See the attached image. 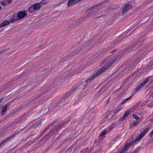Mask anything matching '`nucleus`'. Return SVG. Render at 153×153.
Listing matches in <instances>:
<instances>
[{
    "label": "nucleus",
    "instance_id": "obj_1",
    "mask_svg": "<svg viewBox=\"0 0 153 153\" xmlns=\"http://www.w3.org/2000/svg\"><path fill=\"white\" fill-rule=\"evenodd\" d=\"M66 123H65V122H61L60 124L55 127L51 131H50L47 135L41 139L39 141V143H46L48 138L53 135L55 133H56L62 127L64 126Z\"/></svg>",
    "mask_w": 153,
    "mask_h": 153
},
{
    "label": "nucleus",
    "instance_id": "obj_2",
    "mask_svg": "<svg viewBox=\"0 0 153 153\" xmlns=\"http://www.w3.org/2000/svg\"><path fill=\"white\" fill-rule=\"evenodd\" d=\"M146 47L141 48L137 51L134 54L133 58V59H135L134 61H137V59L143 58L148 53V51L146 49Z\"/></svg>",
    "mask_w": 153,
    "mask_h": 153
},
{
    "label": "nucleus",
    "instance_id": "obj_3",
    "mask_svg": "<svg viewBox=\"0 0 153 153\" xmlns=\"http://www.w3.org/2000/svg\"><path fill=\"white\" fill-rule=\"evenodd\" d=\"M149 130V128H146L134 141L133 140V137H130L126 143H135L137 142L140 141L145 134Z\"/></svg>",
    "mask_w": 153,
    "mask_h": 153
},
{
    "label": "nucleus",
    "instance_id": "obj_4",
    "mask_svg": "<svg viewBox=\"0 0 153 153\" xmlns=\"http://www.w3.org/2000/svg\"><path fill=\"white\" fill-rule=\"evenodd\" d=\"M86 82H79L78 83V85H77L75 86L72 89L71 91V93L75 92L77 90H79L82 88L85 89L87 86L86 85Z\"/></svg>",
    "mask_w": 153,
    "mask_h": 153
},
{
    "label": "nucleus",
    "instance_id": "obj_5",
    "mask_svg": "<svg viewBox=\"0 0 153 153\" xmlns=\"http://www.w3.org/2000/svg\"><path fill=\"white\" fill-rule=\"evenodd\" d=\"M102 72L101 71L100 69L94 74L92 75L90 78L88 79L87 80L84 81V82H86V86L88 84L90 83L91 81L94 80L97 76L102 74Z\"/></svg>",
    "mask_w": 153,
    "mask_h": 153
},
{
    "label": "nucleus",
    "instance_id": "obj_6",
    "mask_svg": "<svg viewBox=\"0 0 153 153\" xmlns=\"http://www.w3.org/2000/svg\"><path fill=\"white\" fill-rule=\"evenodd\" d=\"M115 62V60L114 59H113L111 62H107L100 69L101 71L103 73L109 68L111 65H112Z\"/></svg>",
    "mask_w": 153,
    "mask_h": 153
},
{
    "label": "nucleus",
    "instance_id": "obj_7",
    "mask_svg": "<svg viewBox=\"0 0 153 153\" xmlns=\"http://www.w3.org/2000/svg\"><path fill=\"white\" fill-rule=\"evenodd\" d=\"M27 10H23L22 11L19 12L17 14H16L19 18V19L20 20L22 19L25 17L27 16Z\"/></svg>",
    "mask_w": 153,
    "mask_h": 153
},
{
    "label": "nucleus",
    "instance_id": "obj_8",
    "mask_svg": "<svg viewBox=\"0 0 153 153\" xmlns=\"http://www.w3.org/2000/svg\"><path fill=\"white\" fill-rule=\"evenodd\" d=\"M134 43L131 46H128L126 49L128 51H130L134 48L136 46L138 45L140 42H143V40L138 41L137 39L134 40Z\"/></svg>",
    "mask_w": 153,
    "mask_h": 153
},
{
    "label": "nucleus",
    "instance_id": "obj_9",
    "mask_svg": "<svg viewBox=\"0 0 153 153\" xmlns=\"http://www.w3.org/2000/svg\"><path fill=\"white\" fill-rule=\"evenodd\" d=\"M149 80V79H146L144 81L142 82L139 85L137 86L135 89L133 91V92L135 93H136L142 87L144 86L146 83L148 82Z\"/></svg>",
    "mask_w": 153,
    "mask_h": 153
},
{
    "label": "nucleus",
    "instance_id": "obj_10",
    "mask_svg": "<svg viewBox=\"0 0 153 153\" xmlns=\"http://www.w3.org/2000/svg\"><path fill=\"white\" fill-rule=\"evenodd\" d=\"M50 126V125L48 126L39 135L36 137L34 138L33 139V141H32V143H34L36 141L39 140L40 138V137L42 136L43 134L48 129H49V128Z\"/></svg>",
    "mask_w": 153,
    "mask_h": 153
},
{
    "label": "nucleus",
    "instance_id": "obj_11",
    "mask_svg": "<svg viewBox=\"0 0 153 153\" xmlns=\"http://www.w3.org/2000/svg\"><path fill=\"white\" fill-rule=\"evenodd\" d=\"M19 20V19L18 17H17V15L15 13L13 16L10 18L9 21L11 23H13L14 22L16 21H18Z\"/></svg>",
    "mask_w": 153,
    "mask_h": 153
},
{
    "label": "nucleus",
    "instance_id": "obj_12",
    "mask_svg": "<svg viewBox=\"0 0 153 153\" xmlns=\"http://www.w3.org/2000/svg\"><path fill=\"white\" fill-rule=\"evenodd\" d=\"M80 1V0H69L67 3V6L68 7H71Z\"/></svg>",
    "mask_w": 153,
    "mask_h": 153
},
{
    "label": "nucleus",
    "instance_id": "obj_13",
    "mask_svg": "<svg viewBox=\"0 0 153 153\" xmlns=\"http://www.w3.org/2000/svg\"><path fill=\"white\" fill-rule=\"evenodd\" d=\"M24 128H22V129H18L15 132H14L13 134L11 136V138L13 139L18 134H19L21 133L22 131L23 130Z\"/></svg>",
    "mask_w": 153,
    "mask_h": 153
},
{
    "label": "nucleus",
    "instance_id": "obj_14",
    "mask_svg": "<svg viewBox=\"0 0 153 153\" xmlns=\"http://www.w3.org/2000/svg\"><path fill=\"white\" fill-rule=\"evenodd\" d=\"M131 144H126L125 146L119 152L117 153H125L126 150L127 149L128 147Z\"/></svg>",
    "mask_w": 153,
    "mask_h": 153
},
{
    "label": "nucleus",
    "instance_id": "obj_15",
    "mask_svg": "<svg viewBox=\"0 0 153 153\" xmlns=\"http://www.w3.org/2000/svg\"><path fill=\"white\" fill-rule=\"evenodd\" d=\"M127 5L126 4L123 5V7L122 12L123 15H124L126 12L129 10L126 8Z\"/></svg>",
    "mask_w": 153,
    "mask_h": 153
},
{
    "label": "nucleus",
    "instance_id": "obj_16",
    "mask_svg": "<svg viewBox=\"0 0 153 153\" xmlns=\"http://www.w3.org/2000/svg\"><path fill=\"white\" fill-rule=\"evenodd\" d=\"M33 9L35 10H37L39 9L41 7L40 5V3H38L33 4Z\"/></svg>",
    "mask_w": 153,
    "mask_h": 153
},
{
    "label": "nucleus",
    "instance_id": "obj_17",
    "mask_svg": "<svg viewBox=\"0 0 153 153\" xmlns=\"http://www.w3.org/2000/svg\"><path fill=\"white\" fill-rule=\"evenodd\" d=\"M10 22L6 20L3 22L2 23L0 24V27H2L7 25H8L10 24Z\"/></svg>",
    "mask_w": 153,
    "mask_h": 153
},
{
    "label": "nucleus",
    "instance_id": "obj_18",
    "mask_svg": "<svg viewBox=\"0 0 153 153\" xmlns=\"http://www.w3.org/2000/svg\"><path fill=\"white\" fill-rule=\"evenodd\" d=\"M33 5H31L30 7H29L28 9L27 10V12H29V13H32L35 10L33 9Z\"/></svg>",
    "mask_w": 153,
    "mask_h": 153
},
{
    "label": "nucleus",
    "instance_id": "obj_19",
    "mask_svg": "<svg viewBox=\"0 0 153 153\" xmlns=\"http://www.w3.org/2000/svg\"><path fill=\"white\" fill-rule=\"evenodd\" d=\"M130 112V110H128L125 113L123 117V120L125 119V118L128 117L129 115V113Z\"/></svg>",
    "mask_w": 153,
    "mask_h": 153
},
{
    "label": "nucleus",
    "instance_id": "obj_20",
    "mask_svg": "<svg viewBox=\"0 0 153 153\" xmlns=\"http://www.w3.org/2000/svg\"><path fill=\"white\" fill-rule=\"evenodd\" d=\"M12 139L11 138V136L7 137L5 138L4 140H2L1 143H7L10 140Z\"/></svg>",
    "mask_w": 153,
    "mask_h": 153
},
{
    "label": "nucleus",
    "instance_id": "obj_21",
    "mask_svg": "<svg viewBox=\"0 0 153 153\" xmlns=\"http://www.w3.org/2000/svg\"><path fill=\"white\" fill-rule=\"evenodd\" d=\"M132 97V95L126 99L123 100L120 103L121 104V105L123 104L125 102L130 100L131 98Z\"/></svg>",
    "mask_w": 153,
    "mask_h": 153
},
{
    "label": "nucleus",
    "instance_id": "obj_22",
    "mask_svg": "<svg viewBox=\"0 0 153 153\" xmlns=\"http://www.w3.org/2000/svg\"><path fill=\"white\" fill-rule=\"evenodd\" d=\"M77 144H73V145L71 146L70 149L71 151L74 152L76 149V148H75L77 146Z\"/></svg>",
    "mask_w": 153,
    "mask_h": 153
},
{
    "label": "nucleus",
    "instance_id": "obj_23",
    "mask_svg": "<svg viewBox=\"0 0 153 153\" xmlns=\"http://www.w3.org/2000/svg\"><path fill=\"white\" fill-rule=\"evenodd\" d=\"M120 139V138L119 137H116L114 139H113L111 140V143H119V142H118L117 141L119 140Z\"/></svg>",
    "mask_w": 153,
    "mask_h": 153
},
{
    "label": "nucleus",
    "instance_id": "obj_24",
    "mask_svg": "<svg viewBox=\"0 0 153 153\" xmlns=\"http://www.w3.org/2000/svg\"><path fill=\"white\" fill-rule=\"evenodd\" d=\"M126 4V5L127 6L126 7V8L129 10L131 9L132 7V5H131L129 3H127Z\"/></svg>",
    "mask_w": 153,
    "mask_h": 153
},
{
    "label": "nucleus",
    "instance_id": "obj_25",
    "mask_svg": "<svg viewBox=\"0 0 153 153\" xmlns=\"http://www.w3.org/2000/svg\"><path fill=\"white\" fill-rule=\"evenodd\" d=\"M141 149V148L140 147H137L136 149L133 151L132 153H138L139 151Z\"/></svg>",
    "mask_w": 153,
    "mask_h": 153
},
{
    "label": "nucleus",
    "instance_id": "obj_26",
    "mask_svg": "<svg viewBox=\"0 0 153 153\" xmlns=\"http://www.w3.org/2000/svg\"><path fill=\"white\" fill-rule=\"evenodd\" d=\"M23 119V117L17 118V119L15 121V123H16V124L19 123V122L21 121Z\"/></svg>",
    "mask_w": 153,
    "mask_h": 153
},
{
    "label": "nucleus",
    "instance_id": "obj_27",
    "mask_svg": "<svg viewBox=\"0 0 153 153\" xmlns=\"http://www.w3.org/2000/svg\"><path fill=\"white\" fill-rule=\"evenodd\" d=\"M7 110V108H4L2 109V111H1V114L2 115H4L5 114L6 112V111Z\"/></svg>",
    "mask_w": 153,
    "mask_h": 153
},
{
    "label": "nucleus",
    "instance_id": "obj_28",
    "mask_svg": "<svg viewBox=\"0 0 153 153\" xmlns=\"http://www.w3.org/2000/svg\"><path fill=\"white\" fill-rule=\"evenodd\" d=\"M39 3H40V5L41 4L44 5L48 3V2L46 1V0H43Z\"/></svg>",
    "mask_w": 153,
    "mask_h": 153
},
{
    "label": "nucleus",
    "instance_id": "obj_29",
    "mask_svg": "<svg viewBox=\"0 0 153 153\" xmlns=\"http://www.w3.org/2000/svg\"><path fill=\"white\" fill-rule=\"evenodd\" d=\"M0 3L3 6H5L7 4V2L6 0L2 1L0 2Z\"/></svg>",
    "mask_w": 153,
    "mask_h": 153
},
{
    "label": "nucleus",
    "instance_id": "obj_30",
    "mask_svg": "<svg viewBox=\"0 0 153 153\" xmlns=\"http://www.w3.org/2000/svg\"><path fill=\"white\" fill-rule=\"evenodd\" d=\"M23 108V106H20L16 110V112H18L21 111Z\"/></svg>",
    "mask_w": 153,
    "mask_h": 153
},
{
    "label": "nucleus",
    "instance_id": "obj_31",
    "mask_svg": "<svg viewBox=\"0 0 153 153\" xmlns=\"http://www.w3.org/2000/svg\"><path fill=\"white\" fill-rule=\"evenodd\" d=\"M11 105V102H8V103H7V104H5V105H4V107L7 108L9 107L10 105Z\"/></svg>",
    "mask_w": 153,
    "mask_h": 153
},
{
    "label": "nucleus",
    "instance_id": "obj_32",
    "mask_svg": "<svg viewBox=\"0 0 153 153\" xmlns=\"http://www.w3.org/2000/svg\"><path fill=\"white\" fill-rule=\"evenodd\" d=\"M106 130H103L102 131L100 134V135L101 136H102L105 134L106 133Z\"/></svg>",
    "mask_w": 153,
    "mask_h": 153
},
{
    "label": "nucleus",
    "instance_id": "obj_33",
    "mask_svg": "<svg viewBox=\"0 0 153 153\" xmlns=\"http://www.w3.org/2000/svg\"><path fill=\"white\" fill-rule=\"evenodd\" d=\"M133 118L136 120H138L139 118V117L138 116V115L135 114H134L133 116Z\"/></svg>",
    "mask_w": 153,
    "mask_h": 153
},
{
    "label": "nucleus",
    "instance_id": "obj_34",
    "mask_svg": "<svg viewBox=\"0 0 153 153\" xmlns=\"http://www.w3.org/2000/svg\"><path fill=\"white\" fill-rule=\"evenodd\" d=\"M116 124H112L109 127V128L111 129L112 128H114L116 126Z\"/></svg>",
    "mask_w": 153,
    "mask_h": 153
},
{
    "label": "nucleus",
    "instance_id": "obj_35",
    "mask_svg": "<svg viewBox=\"0 0 153 153\" xmlns=\"http://www.w3.org/2000/svg\"><path fill=\"white\" fill-rule=\"evenodd\" d=\"M93 14V13H89L87 15L86 17L87 18H88L89 17H91V16Z\"/></svg>",
    "mask_w": 153,
    "mask_h": 153
},
{
    "label": "nucleus",
    "instance_id": "obj_36",
    "mask_svg": "<svg viewBox=\"0 0 153 153\" xmlns=\"http://www.w3.org/2000/svg\"><path fill=\"white\" fill-rule=\"evenodd\" d=\"M30 136H29L27 137H25V138H23V139L22 140V143H24V142H25V141H26L29 138Z\"/></svg>",
    "mask_w": 153,
    "mask_h": 153
},
{
    "label": "nucleus",
    "instance_id": "obj_37",
    "mask_svg": "<svg viewBox=\"0 0 153 153\" xmlns=\"http://www.w3.org/2000/svg\"><path fill=\"white\" fill-rule=\"evenodd\" d=\"M121 108H118L116 110H115L114 111V114H116L117 113V112L119 111L120 110Z\"/></svg>",
    "mask_w": 153,
    "mask_h": 153
},
{
    "label": "nucleus",
    "instance_id": "obj_38",
    "mask_svg": "<svg viewBox=\"0 0 153 153\" xmlns=\"http://www.w3.org/2000/svg\"><path fill=\"white\" fill-rule=\"evenodd\" d=\"M139 124V122L137 123V122L135 121V122H134V123L133 124V126H136L138 124Z\"/></svg>",
    "mask_w": 153,
    "mask_h": 153
},
{
    "label": "nucleus",
    "instance_id": "obj_39",
    "mask_svg": "<svg viewBox=\"0 0 153 153\" xmlns=\"http://www.w3.org/2000/svg\"><path fill=\"white\" fill-rule=\"evenodd\" d=\"M85 153H88L89 152V150H88V148H86L85 150Z\"/></svg>",
    "mask_w": 153,
    "mask_h": 153
},
{
    "label": "nucleus",
    "instance_id": "obj_40",
    "mask_svg": "<svg viewBox=\"0 0 153 153\" xmlns=\"http://www.w3.org/2000/svg\"><path fill=\"white\" fill-rule=\"evenodd\" d=\"M139 26V25H136L135 26H134L133 28V30H134L135 29H136L137 27Z\"/></svg>",
    "mask_w": 153,
    "mask_h": 153
},
{
    "label": "nucleus",
    "instance_id": "obj_41",
    "mask_svg": "<svg viewBox=\"0 0 153 153\" xmlns=\"http://www.w3.org/2000/svg\"><path fill=\"white\" fill-rule=\"evenodd\" d=\"M107 59L106 58H105L104 59L103 61H102V64H103L107 60Z\"/></svg>",
    "mask_w": 153,
    "mask_h": 153
},
{
    "label": "nucleus",
    "instance_id": "obj_42",
    "mask_svg": "<svg viewBox=\"0 0 153 153\" xmlns=\"http://www.w3.org/2000/svg\"><path fill=\"white\" fill-rule=\"evenodd\" d=\"M122 37L121 36H120V39H119V38H117V40L120 41H121L122 39V38H123V37H122V38H121V37Z\"/></svg>",
    "mask_w": 153,
    "mask_h": 153
},
{
    "label": "nucleus",
    "instance_id": "obj_43",
    "mask_svg": "<svg viewBox=\"0 0 153 153\" xmlns=\"http://www.w3.org/2000/svg\"><path fill=\"white\" fill-rule=\"evenodd\" d=\"M153 135V130L152 131L150 134V137H152Z\"/></svg>",
    "mask_w": 153,
    "mask_h": 153
},
{
    "label": "nucleus",
    "instance_id": "obj_44",
    "mask_svg": "<svg viewBox=\"0 0 153 153\" xmlns=\"http://www.w3.org/2000/svg\"><path fill=\"white\" fill-rule=\"evenodd\" d=\"M12 1V0H7V2L8 4L10 3Z\"/></svg>",
    "mask_w": 153,
    "mask_h": 153
},
{
    "label": "nucleus",
    "instance_id": "obj_45",
    "mask_svg": "<svg viewBox=\"0 0 153 153\" xmlns=\"http://www.w3.org/2000/svg\"><path fill=\"white\" fill-rule=\"evenodd\" d=\"M70 94H71L70 93L68 92L66 94V95H67L68 96H69L70 95Z\"/></svg>",
    "mask_w": 153,
    "mask_h": 153
},
{
    "label": "nucleus",
    "instance_id": "obj_46",
    "mask_svg": "<svg viewBox=\"0 0 153 153\" xmlns=\"http://www.w3.org/2000/svg\"><path fill=\"white\" fill-rule=\"evenodd\" d=\"M4 98H0V103H1L3 100Z\"/></svg>",
    "mask_w": 153,
    "mask_h": 153
},
{
    "label": "nucleus",
    "instance_id": "obj_47",
    "mask_svg": "<svg viewBox=\"0 0 153 153\" xmlns=\"http://www.w3.org/2000/svg\"><path fill=\"white\" fill-rule=\"evenodd\" d=\"M97 5L94 6L91 8V9H92L93 8H94L95 7H97Z\"/></svg>",
    "mask_w": 153,
    "mask_h": 153
},
{
    "label": "nucleus",
    "instance_id": "obj_48",
    "mask_svg": "<svg viewBox=\"0 0 153 153\" xmlns=\"http://www.w3.org/2000/svg\"><path fill=\"white\" fill-rule=\"evenodd\" d=\"M117 50V49H115V50H113L112 51H111V53H112V52H115L116 50Z\"/></svg>",
    "mask_w": 153,
    "mask_h": 153
},
{
    "label": "nucleus",
    "instance_id": "obj_49",
    "mask_svg": "<svg viewBox=\"0 0 153 153\" xmlns=\"http://www.w3.org/2000/svg\"><path fill=\"white\" fill-rule=\"evenodd\" d=\"M150 121L151 122L153 121V118L150 119Z\"/></svg>",
    "mask_w": 153,
    "mask_h": 153
},
{
    "label": "nucleus",
    "instance_id": "obj_50",
    "mask_svg": "<svg viewBox=\"0 0 153 153\" xmlns=\"http://www.w3.org/2000/svg\"><path fill=\"white\" fill-rule=\"evenodd\" d=\"M1 8H2L1 7V6H0V10H1Z\"/></svg>",
    "mask_w": 153,
    "mask_h": 153
},
{
    "label": "nucleus",
    "instance_id": "obj_51",
    "mask_svg": "<svg viewBox=\"0 0 153 153\" xmlns=\"http://www.w3.org/2000/svg\"><path fill=\"white\" fill-rule=\"evenodd\" d=\"M2 144H0V148L1 147V145Z\"/></svg>",
    "mask_w": 153,
    "mask_h": 153
},
{
    "label": "nucleus",
    "instance_id": "obj_52",
    "mask_svg": "<svg viewBox=\"0 0 153 153\" xmlns=\"http://www.w3.org/2000/svg\"><path fill=\"white\" fill-rule=\"evenodd\" d=\"M1 108V106H0V109Z\"/></svg>",
    "mask_w": 153,
    "mask_h": 153
},
{
    "label": "nucleus",
    "instance_id": "obj_53",
    "mask_svg": "<svg viewBox=\"0 0 153 153\" xmlns=\"http://www.w3.org/2000/svg\"><path fill=\"white\" fill-rule=\"evenodd\" d=\"M50 146H51V147H52V145H51H51H50Z\"/></svg>",
    "mask_w": 153,
    "mask_h": 153
},
{
    "label": "nucleus",
    "instance_id": "obj_54",
    "mask_svg": "<svg viewBox=\"0 0 153 153\" xmlns=\"http://www.w3.org/2000/svg\"><path fill=\"white\" fill-rule=\"evenodd\" d=\"M132 30V32H133V31L134 30Z\"/></svg>",
    "mask_w": 153,
    "mask_h": 153
},
{
    "label": "nucleus",
    "instance_id": "obj_55",
    "mask_svg": "<svg viewBox=\"0 0 153 153\" xmlns=\"http://www.w3.org/2000/svg\"><path fill=\"white\" fill-rule=\"evenodd\" d=\"M59 137H58L57 139L56 140H58L59 139Z\"/></svg>",
    "mask_w": 153,
    "mask_h": 153
},
{
    "label": "nucleus",
    "instance_id": "obj_56",
    "mask_svg": "<svg viewBox=\"0 0 153 153\" xmlns=\"http://www.w3.org/2000/svg\"><path fill=\"white\" fill-rule=\"evenodd\" d=\"M38 125H39V124H38L37 125V126H38Z\"/></svg>",
    "mask_w": 153,
    "mask_h": 153
},
{
    "label": "nucleus",
    "instance_id": "obj_57",
    "mask_svg": "<svg viewBox=\"0 0 153 153\" xmlns=\"http://www.w3.org/2000/svg\"><path fill=\"white\" fill-rule=\"evenodd\" d=\"M40 124H41V123H39V125H40Z\"/></svg>",
    "mask_w": 153,
    "mask_h": 153
},
{
    "label": "nucleus",
    "instance_id": "obj_58",
    "mask_svg": "<svg viewBox=\"0 0 153 153\" xmlns=\"http://www.w3.org/2000/svg\"><path fill=\"white\" fill-rule=\"evenodd\" d=\"M40 124H41V123H39V125H40Z\"/></svg>",
    "mask_w": 153,
    "mask_h": 153
},
{
    "label": "nucleus",
    "instance_id": "obj_59",
    "mask_svg": "<svg viewBox=\"0 0 153 153\" xmlns=\"http://www.w3.org/2000/svg\"><path fill=\"white\" fill-rule=\"evenodd\" d=\"M40 124H41V123H39V125H40Z\"/></svg>",
    "mask_w": 153,
    "mask_h": 153
},
{
    "label": "nucleus",
    "instance_id": "obj_60",
    "mask_svg": "<svg viewBox=\"0 0 153 153\" xmlns=\"http://www.w3.org/2000/svg\"><path fill=\"white\" fill-rule=\"evenodd\" d=\"M1 28V27H0V28Z\"/></svg>",
    "mask_w": 153,
    "mask_h": 153
},
{
    "label": "nucleus",
    "instance_id": "obj_61",
    "mask_svg": "<svg viewBox=\"0 0 153 153\" xmlns=\"http://www.w3.org/2000/svg\"><path fill=\"white\" fill-rule=\"evenodd\" d=\"M61 152L60 153H61Z\"/></svg>",
    "mask_w": 153,
    "mask_h": 153
}]
</instances>
